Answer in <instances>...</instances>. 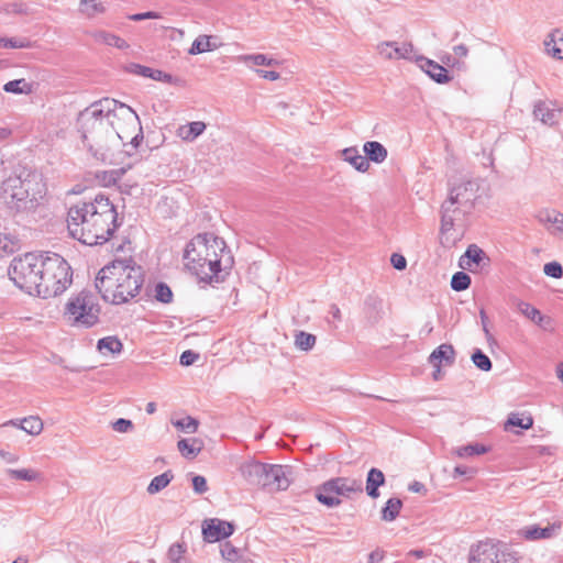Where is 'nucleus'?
<instances>
[{
    "instance_id": "nucleus-47",
    "label": "nucleus",
    "mask_w": 563,
    "mask_h": 563,
    "mask_svg": "<svg viewBox=\"0 0 563 563\" xmlns=\"http://www.w3.org/2000/svg\"><path fill=\"white\" fill-rule=\"evenodd\" d=\"M242 58L245 62H252L256 66L264 65V66L274 67V66H278L279 65V62L277 59L268 58L264 54L244 55V56H242Z\"/></svg>"
},
{
    "instance_id": "nucleus-21",
    "label": "nucleus",
    "mask_w": 563,
    "mask_h": 563,
    "mask_svg": "<svg viewBox=\"0 0 563 563\" xmlns=\"http://www.w3.org/2000/svg\"><path fill=\"white\" fill-rule=\"evenodd\" d=\"M533 115L536 120L551 126L558 122L560 110L551 108L548 102L539 101L534 106Z\"/></svg>"
},
{
    "instance_id": "nucleus-43",
    "label": "nucleus",
    "mask_w": 563,
    "mask_h": 563,
    "mask_svg": "<svg viewBox=\"0 0 563 563\" xmlns=\"http://www.w3.org/2000/svg\"><path fill=\"white\" fill-rule=\"evenodd\" d=\"M96 37L98 41H100L107 45L115 46L121 49L126 48L129 46L128 43L123 38L114 35L112 33L102 31V32H99Z\"/></svg>"
},
{
    "instance_id": "nucleus-27",
    "label": "nucleus",
    "mask_w": 563,
    "mask_h": 563,
    "mask_svg": "<svg viewBox=\"0 0 563 563\" xmlns=\"http://www.w3.org/2000/svg\"><path fill=\"white\" fill-rule=\"evenodd\" d=\"M177 448L184 457L192 460L200 453L202 443L198 439H181L178 441Z\"/></svg>"
},
{
    "instance_id": "nucleus-23",
    "label": "nucleus",
    "mask_w": 563,
    "mask_h": 563,
    "mask_svg": "<svg viewBox=\"0 0 563 563\" xmlns=\"http://www.w3.org/2000/svg\"><path fill=\"white\" fill-rule=\"evenodd\" d=\"M363 151L367 162H374L376 164L383 163L387 157L386 147L377 141H367L363 145Z\"/></svg>"
},
{
    "instance_id": "nucleus-25",
    "label": "nucleus",
    "mask_w": 563,
    "mask_h": 563,
    "mask_svg": "<svg viewBox=\"0 0 563 563\" xmlns=\"http://www.w3.org/2000/svg\"><path fill=\"white\" fill-rule=\"evenodd\" d=\"M562 35L563 34L559 30H554L548 34L544 40L545 52L556 59H563V51L561 48V45L563 44L560 41V36Z\"/></svg>"
},
{
    "instance_id": "nucleus-59",
    "label": "nucleus",
    "mask_w": 563,
    "mask_h": 563,
    "mask_svg": "<svg viewBox=\"0 0 563 563\" xmlns=\"http://www.w3.org/2000/svg\"><path fill=\"white\" fill-rule=\"evenodd\" d=\"M184 552H185V550L181 544H179V543L173 544L168 551V556L170 559V562L181 561V556H183Z\"/></svg>"
},
{
    "instance_id": "nucleus-41",
    "label": "nucleus",
    "mask_w": 563,
    "mask_h": 563,
    "mask_svg": "<svg viewBox=\"0 0 563 563\" xmlns=\"http://www.w3.org/2000/svg\"><path fill=\"white\" fill-rule=\"evenodd\" d=\"M487 451H488V448L483 444L471 443V444L459 448L456 450V454L460 457H468V456L485 454Z\"/></svg>"
},
{
    "instance_id": "nucleus-1",
    "label": "nucleus",
    "mask_w": 563,
    "mask_h": 563,
    "mask_svg": "<svg viewBox=\"0 0 563 563\" xmlns=\"http://www.w3.org/2000/svg\"><path fill=\"white\" fill-rule=\"evenodd\" d=\"M113 118L124 121L125 125L135 126L136 124L132 108L111 98L92 102L80 111L77 118L78 131L85 144L93 156L101 161L108 158V152L112 147L111 139L115 137L111 126Z\"/></svg>"
},
{
    "instance_id": "nucleus-14",
    "label": "nucleus",
    "mask_w": 563,
    "mask_h": 563,
    "mask_svg": "<svg viewBox=\"0 0 563 563\" xmlns=\"http://www.w3.org/2000/svg\"><path fill=\"white\" fill-rule=\"evenodd\" d=\"M416 63L437 84L444 85L453 79L444 66L430 58L417 56Z\"/></svg>"
},
{
    "instance_id": "nucleus-10",
    "label": "nucleus",
    "mask_w": 563,
    "mask_h": 563,
    "mask_svg": "<svg viewBox=\"0 0 563 563\" xmlns=\"http://www.w3.org/2000/svg\"><path fill=\"white\" fill-rule=\"evenodd\" d=\"M91 200L79 201L68 209L67 229L71 238L86 245H98V240L93 238L91 227Z\"/></svg>"
},
{
    "instance_id": "nucleus-12",
    "label": "nucleus",
    "mask_w": 563,
    "mask_h": 563,
    "mask_svg": "<svg viewBox=\"0 0 563 563\" xmlns=\"http://www.w3.org/2000/svg\"><path fill=\"white\" fill-rule=\"evenodd\" d=\"M479 184L477 180H466L450 190V196L463 208V213L470 212L478 198Z\"/></svg>"
},
{
    "instance_id": "nucleus-37",
    "label": "nucleus",
    "mask_w": 563,
    "mask_h": 563,
    "mask_svg": "<svg viewBox=\"0 0 563 563\" xmlns=\"http://www.w3.org/2000/svg\"><path fill=\"white\" fill-rule=\"evenodd\" d=\"M533 426V419L531 416L521 417L519 413H510L505 428L508 430L511 427H519L523 430H528Z\"/></svg>"
},
{
    "instance_id": "nucleus-56",
    "label": "nucleus",
    "mask_w": 563,
    "mask_h": 563,
    "mask_svg": "<svg viewBox=\"0 0 563 563\" xmlns=\"http://www.w3.org/2000/svg\"><path fill=\"white\" fill-rule=\"evenodd\" d=\"M8 48H30L32 43L25 37H11L8 38Z\"/></svg>"
},
{
    "instance_id": "nucleus-18",
    "label": "nucleus",
    "mask_w": 563,
    "mask_h": 563,
    "mask_svg": "<svg viewBox=\"0 0 563 563\" xmlns=\"http://www.w3.org/2000/svg\"><path fill=\"white\" fill-rule=\"evenodd\" d=\"M489 257L476 244H471L464 255L460 260V266L467 271H473V267H484L489 265Z\"/></svg>"
},
{
    "instance_id": "nucleus-36",
    "label": "nucleus",
    "mask_w": 563,
    "mask_h": 563,
    "mask_svg": "<svg viewBox=\"0 0 563 563\" xmlns=\"http://www.w3.org/2000/svg\"><path fill=\"white\" fill-rule=\"evenodd\" d=\"M211 36L209 35H199L191 44L188 53L190 55H198L205 52L212 51L217 48L216 44H211Z\"/></svg>"
},
{
    "instance_id": "nucleus-55",
    "label": "nucleus",
    "mask_w": 563,
    "mask_h": 563,
    "mask_svg": "<svg viewBox=\"0 0 563 563\" xmlns=\"http://www.w3.org/2000/svg\"><path fill=\"white\" fill-rule=\"evenodd\" d=\"M396 45V42H383L378 44L377 49L378 53L385 57L386 59H393L394 58V46Z\"/></svg>"
},
{
    "instance_id": "nucleus-50",
    "label": "nucleus",
    "mask_w": 563,
    "mask_h": 563,
    "mask_svg": "<svg viewBox=\"0 0 563 563\" xmlns=\"http://www.w3.org/2000/svg\"><path fill=\"white\" fill-rule=\"evenodd\" d=\"M543 272L547 276L552 278H562L563 267L559 262H549L543 266Z\"/></svg>"
},
{
    "instance_id": "nucleus-6",
    "label": "nucleus",
    "mask_w": 563,
    "mask_h": 563,
    "mask_svg": "<svg viewBox=\"0 0 563 563\" xmlns=\"http://www.w3.org/2000/svg\"><path fill=\"white\" fill-rule=\"evenodd\" d=\"M242 476L251 484L268 492L285 490L290 485L289 466L277 464H265L256 461L244 462L240 466Z\"/></svg>"
},
{
    "instance_id": "nucleus-29",
    "label": "nucleus",
    "mask_w": 563,
    "mask_h": 563,
    "mask_svg": "<svg viewBox=\"0 0 563 563\" xmlns=\"http://www.w3.org/2000/svg\"><path fill=\"white\" fill-rule=\"evenodd\" d=\"M20 240L10 233H0V257L8 256L19 251Z\"/></svg>"
},
{
    "instance_id": "nucleus-16",
    "label": "nucleus",
    "mask_w": 563,
    "mask_h": 563,
    "mask_svg": "<svg viewBox=\"0 0 563 563\" xmlns=\"http://www.w3.org/2000/svg\"><path fill=\"white\" fill-rule=\"evenodd\" d=\"M561 522L549 523L547 527L541 528L537 525L523 527L518 531V534L528 541L551 539L561 530Z\"/></svg>"
},
{
    "instance_id": "nucleus-26",
    "label": "nucleus",
    "mask_w": 563,
    "mask_h": 563,
    "mask_svg": "<svg viewBox=\"0 0 563 563\" xmlns=\"http://www.w3.org/2000/svg\"><path fill=\"white\" fill-rule=\"evenodd\" d=\"M329 485H331L330 479L321 484L316 490V498L327 507H338L341 504V499L336 497L334 492L328 490L327 487Z\"/></svg>"
},
{
    "instance_id": "nucleus-48",
    "label": "nucleus",
    "mask_w": 563,
    "mask_h": 563,
    "mask_svg": "<svg viewBox=\"0 0 563 563\" xmlns=\"http://www.w3.org/2000/svg\"><path fill=\"white\" fill-rule=\"evenodd\" d=\"M463 212V208L449 195L448 199L441 206L442 216L455 217Z\"/></svg>"
},
{
    "instance_id": "nucleus-38",
    "label": "nucleus",
    "mask_w": 563,
    "mask_h": 563,
    "mask_svg": "<svg viewBox=\"0 0 563 563\" xmlns=\"http://www.w3.org/2000/svg\"><path fill=\"white\" fill-rule=\"evenodd\" d=\"M317 338L311 333L299 331L295 335V345L301 351H309L316 344Z\"/></svg>"
},
{
    "instance_id": "nucleus-45",
    "label": "nucleus",
    "mask_w": 563,
    "mask_h": 563,
    "mask_svg": "<svg viewBox=\"0 0 563 563\" xmlns=\"http://www.w3.org/2000/svg\"><path fill=\"white\" fill-rule=\"evenodd\" d=\"M413 45L412 43H402L401 46H397V44L394 46V58L397 59H408V60H415L418 55H413Z\"/></svg>"
},
{
    "instance_id": "nucleus-24",
    "label": "nucleus",
    "mask_w": 563,
    "mask_h": 563,
    "mask_svg": "<svg viewBox=\"0 0 563 563\" xmlns=\"http://www.w3.org/2000/svg\"><path fill=\"white\" fill-rule=\"evenodd\" d=\"M345 162H349L356 170L365 173L369 168V163L365 155H361L356 147H347L342 151Z\"/></svg>"
},
{
    "instance_id": "nucleus-15",
    "label": "nucleus",
    "mask_w": 563,
    "mask_h": 563,
    "mask_svg": "<svg viewBox=\"0 0 563 563\" xmlns=\"http://www.w3.org/2000/svg\"><path fill=\"white\" fill-rule=\"evenodd\" d=\"M331 485L327 488L330 492H334L336 497H351L352 494H362L363 484L358 479L350 477H334L330 479Z\"/></svg>"
},
{
    "instance_id": "nucleus-3",
    "label": "nucleus",
    "mask_w": 563,
    "mask_h": 563,
    "mask_svg": "<svg viewBox=\"0 0 563 563\" xmlns=\"http://www.w3.org/2000/svg\"><path fill=\"white\" fill-rule=\"evenodd\" d=\"M143 283L141 266L117 261L100 269L95 286L104 301L121 305L137 296Z\"/></svg>"
},
{
    "instance_id": "nucleus-28",
    "label": "nucleus",
    "mask_w": 563,
    "mask_h": 563,
    "mask_svg": "<svg viewBox=\"0 0 563 563\" xmlns=\"http://www.w3.org/2000/svg\"><path fill=\"white\" fill-rule=\"evenodd\" d=\"M206 130V124L202 121H194L178 129V135L184 141H194L201 135Z\"/></svg>"
},
{
    "instance_id": "nucleus-39",
    "label": "nucleus",
    "mask_w": 563,
    "mask_h": 563,
    "mask_svg": "<svg viewBox=\"0 0 563 563\" xmlns=\"http://www.w3.org/2000/svg\"><path fill=\"white\" fill-rule=\"evenodd\" d=\"M471 360L481 371L489 372L493 367L490 358L481 349H476L472 353Z\"/></svg>"
},
{
    "instance_id": "nucleus-30",
    "label": "nucleus",
    "mask_w": 563,
    "mask_h": 563,
    "mask_svg": "<svg viewBox=\"0 0 563 563\" xmlns=\"http://www.w3.org/2000/svg\"><path fill=\"white\" fill-rule=\"evenodd\" d=\"M9 423L18 426V422L11 420ZM19 427L31 435H37L43 430V421L35 416H30L19 421Z\"/></svg>"
},
{
    "instance_id": "nucleus-34",
    "label": "nucleus",
    "mask_w": 563,
    "mask_h": 563,
    "mask_svg": "<svg viewBox=\"0 0 563 563\" xmlns=\"http://www.w3.org/2000/svg\"><path fill=\"white\" fill-rule=\"evenodd\" d=\"M174 478L172 471L155 476L147 486V493L151 495L157 494L163 490Z\"/></svg>"
},
{
    "instance_id": "nucleus-52",
    "label": "nucleus",
    "mask_w": 563,
    "mask_h": 563,
    "mask_svg": "<svg viewBox=\"0 0 563 563\" xmlns=\"http://www.w3.org/2000/svg\"><path fill=\"white\" fill-rule=\"evenodd\" d=\"M125 69H126V71L137 75V76H142V77H146V78L151 77L152 68L147 67V66H143V65H140L136 63H131L125 67Z\"/></svg>"
},
{
    "instance_id": "nucleus-11",
    "label": "nucleus",
    "mask_w": 563,
    "mask_h": 563,
    "mask_svg": "<svg viewBox=\"0 0 563 563\" xmlns=\"http://www.w3.org/2000/svg\"><path fill=\"white\" fill-rule=\"evenodd\" d=\"M132 114L135 117L136 124L125 125L124 121H118V118H113L111 126L115 132V137L111 139V146H118L120 143H124L126 140H131L133 147H137L143 140V132L139 115L132 109Z\"/></svg>"
},
{
    "instance_id": "nucleus-40",
    "label": "nucleus",
    "mask_w": 563,
    "mask_h": 563,
    "mask_svg": "<svg viewBox=\"0 0 563 563\" xmlns=\"http://www.w3.org/2000/svg\"><path fill=\"white\" fill-rule=\"evenodd\" d=\"M154 298L162 303H170L173 301V291L166 283L159 282L155 285Z\"/></svg>"
},
{
    "instance_id": "nucleus-44",
    "label": "nucleus",
    "mask_w": 563,
    "mask_h": 563,
    "mask_svg": "<svg viewBox=\"0 0 563 563\" xmlns=\"http://www.w3.org/2000/svg\"><path fill=\"white\" fill-rule=\"evenodd\" d=\"M471 285V277L464 272H456L451 278V288L455 291L466 290Z\"/></svg>"
},
{
    "instance_id": "nucleus-63",
    "label": "nucleus",
    "mask_w": 563,
    "mask_h": 563,
    "mask_svg": "<svg viewBox=\"0 0 563 563\" xmlns=\"http://www.w3.org/2000/svg\"><path fill=\"white\" fill-rule=\"evenodd\" d=\"M455 217L441 216V232L446 233L454 227Z\"/></svg>"
},
{
    "instance_id": "nucleus-2",
    "label": "nucleus",
    "mask_w": 563,
    "mask_h": 563,
    "mask_svg": "<svg viewBox=\"0 0 563 563\" xmlns=\"http://www.w3.org/2000/svg\"><path fill=\"white\" fill-rule=\"evenodd\" d=\"M184 260L187 268L201 282L223 280L222 272L230 269L233 257L222 238L199 233L186 245Z\"/></svg>"
},
{
    "instance_id": "nucleus-19",
    "label": "nucleus",
    "mask_w": 563,
    "mask_h": 563,
    "mask_svg": "<svg viewBox=\"0 0 563 563\" xmlns=\"http://www.w3.org/2000/svg\"><path fill=\"white\" fill-rule=\"evenodd\" d=\"M540 223L553 233H563V213L554 209H543L537 216Z\"/></svg>"
},
{
    "instance_id": "nucleus-62",
    "label": "nucleus",
    "mask_w": 563,
    "mask_h": 563,
    "mask_svg": "<svg viewBox=\"0 0 563 563\" xmlns=\"http://www.w3.org/2000/svg\"><path fill=\"white\" fill-rule=\"evenodd\" d=\"M365 305L378 313L382 309L383 300L375 296H368L365 300Z\"/></svg>"
},
{
    "instance_id": "nucleus-20",
    "label": "nucleus",
    "mask_w": 563,
    "mask_h": 563,
    "mask_svg": "<svg viewBox=\"0 0 563 563\" xmlns=\"http://www.w3.org/2000/svg\"><path fill=\"white\" fill-rule=\"evenodd\" d=\"M455 356L456 352L453 345L443 343L432 351L429 356V363L452 366L455 362Z\"/></svg>"
},
{
    "instance_id": "nucleus-9",
    "label": "nucleus",
    "mask_w": 563,
    "mask_h": 563,
    "mask_svg": "<svg viewBox=\"0 0 563 563\" xmlns=\"http://www.w3.org/2000/svg\"><path fill=\"white\" fill-rule=\"evenodd\" d=\"M91 227L93 238L98 240V245L109 241L120 223H118V212L114 205L104 194H98L91 200Z\"/></svg>"
},
{
    "instance_id": "nucleus-46",
    "label": "nucleus",
    "mask_w": 563,
    "mask_h": 563,
    "mask_svg": "<svg viewBox=\"0 0 563 563\" xmlns=\"http://www.w3.org/2000/svg\"><path fill=\"white\" fill-rule=\"evenodd\" d=\"M220 552L222 558L231 563L238 562L241 558L240 549L231 544V542H224L220 545Z\"/></svg>"
},
{
    "instance_id": "nucleus-33",
    "label": "nucleus",
    "mask_w": 563,
    "mask_h": 563,
    "mask_svg": "<svg viewBox=\"0 0 563 563\" xmlns=\"http://www.w3.org/2000/svg\"><path fill=\"white\" fill-rule=\"evenodd\" d=\"M402 507V501L399 498H389L385 507L382 509V519L384 521H394Z\"/></svg>"
},
{
    "instance_id": "nucleus-49",
    "label": "nucleus",
    "mask_w": 563,
    "mask_h": 563,
    "mask_svg": "<svg viewBox=\"0 0 563 563\" xmlns=\"http://www.w3.org/2000/svg\"><path fill=\"white\" fill-rule=\"evenodd\" d=\"M174 424L184 431L194 433L197 431L199 422L192 417H185L183 419L177 420Z\"/></svg>"
},
{
    "instance_id": "nucleus-31",
    "label": "nucleus",
    "mask_w": 563,
    "mask_h": 563,
    "mask_svg": "<svg viewBox=\"0 0 563 563\" xmlns=\"http://www.w3.org/2000/svg\"><path fill=\"white\" fill-rule=\"evenodd\" d=\"M97 349L103 354H115L122 351L123 344L117 336H106L98 341Z\"/></svg>"
},
{
    "instance_id": "nucleus-51",
    "label": "nucleus",
    "mask_w": 563,
    "mask_h": 563,
    "mask_svg": "<svg viewBox=\"0 0 563 563\" xmlns=\"http://www.w3.org/2000/svg\"><path fill=\"white\" fill-rule=\"evenodd\" d=\"M80 4L81 5H88L90 4L89 7H87V9L85 10V12L89 15V16H93L96 14H99V13H103L106 8L104 5L101 3V2H97V0H80Z\"/></svg>"
},
{
    "instance_id": "nucleus-32",
    "label": "nucleus",
    "mask_w": 563,
    "mask_h": 563,
    "mask_svg": "<svg viewBox=\"0 0 563 563\" xmlns=\"http://www.w3.org/2000/svg\"><path fill=\"white\" fill-rule=\"evenodd\" d=\"M517 309L520 313H522L526 318H528L536 324H538V325L542 324L544 317L542 316V313L540 312L539 309L534 308L530 303L522 301V300H518Z\"/></svg>"
},
{
    "instance_id": "nucleus-57",
    "label": "nucleus",
    "mask_w": 563,
    "mask_h": 563,
    "mask_svg": "<svg viewBox=\"0 0 563 563\" xmlns=\"http://www.w3.org/2000/svg\"><path fill=\"white\" fill-rule=\"evenodd\" d=\"M200 355L191 350L184 351L180 355L179 363L183 366H190L192 365Z\"/></svg>"
},
{
    "instance_id": "nucleus-7",
    "label": "nucleus",
    "mask_w": 563,
    "mask_h": 563,
    "mask_svg": "<svg viewBox=\"0 0 563 563\" xmlns=\"http://www.w3.org/2000/svg\"><path fill=\"white\" fill-rule=\"evenodd\" d=\"M100 311L96 295L84 289L68 299L64 316L73 327L89 329L99 322Z\"/></svg>"
},
{
    "instance_id": "nucleus-42",
    "label": "nucleus",
    "mask_w": 563,
    "mask_h": 563,
    "mask_svg": "<svg viewBox=\"0 0 563 563\" xmlns=\"http://www.w3.org/2000/svg\"><path fill=\"white\" fill-rule=\"evenodd\" d=\"M7 474L12 479L18 481H26V482H33L38 478V473L30 470V468H22V470H7Z\"/></svg>"
},
{
    "instance_id": "nucleus-5",
    "label": "nucleus",
    "mask_w": 563,
    "mask_h": 563,
    "mask_svg": "<svg viewBox=\"0 0 563 563\" xmlns=\"http://www.w3.org/2000/svg\"><path fill=\"white\" fill-rule=\"evenodd\" d=\"M36 296L52 298L64 292L71 284V267L57 253H43Z\"/></svg>"
},
{
    "instance_id": "nucleus-35",
    "label": "nucleus",
    "mask_w": 563,
    "mask_h": 563,
    "mask_svg": "<svg viewBox=\"0 0 563 563\" xmlns=\"http://www.w3.org/2000/svg\"><path fill=\"white\" fill-rule=\"evenodd\" d=\"M3 90L5 92H10V93H16V95H21V93H24V95H30L33 92V85L27 82L25 79L21 78V79H14V80H11V81H8L7 84H4L3 86Z\"/></svg>"
},
{
    "instance_id": "nucleus-64",
    "label": "nucleus",
    "mask_w": 563,
    "mask_h": 563,
    "mask_svg": "<svg viewBox=\"0 0 563 563\" xmlns=\"http://www.w3.org/2000/svg\"><path fill=\"white\" fill-rule=\"evenodd\" d=\"M384 551L380 549H376L368 555V563H379L384 559Z\"/></svg>"
},
{
    "instance_id": "nucleus-22",
    "label": "nucleus",
    "mask_w": 563,
    "mask_h": 563,
    "mask_svg": "<svg viewBox=\"0 0 563 563\" xmlns=\"http://www.w3.org/2000/svg\"><path fill=\"white\" fill-rule=\"evenodd\" d=\"M385 484V475L384 473L376 468L372 467L366 477V493L367 495L376 499L379 497L378 488Z\"/></svg>"
},
{
    "instance_id": "nucleus-60",
    "label": "nucleus",
    "mask_w": 563,
    "mask_h": 563,
    "mask_svg": "<svg viewBox=\"0 0 563 563\" xmlns=\"http://www.w3.org/2000/svg\"><path fill=\"white\" fill-rule=\"evenodd\" d=\"M390 263H391L393 267L397 271H404L407 266L406 258L401 254H398V253H394L391 255Z\"/></svg>"
},
{
    "instance_id": "nucleus-61",
    "label": "nucleus",
    "mask_w": 563,
    "mask_h": 563,
    "mask_svg": "<svg viewBox=\"0 0 563 563\" xmlns=\"http://www.w3.org/2000/svg\"><path fill=\"white\" fill-rule=\"evenodd\" d=\"M158 18H161L159 13L154 12V11L135 13V14H132L129 16V19L132 21H142V20H146V19H158Z\"/></svg>"
},
{
    "instance_id": "nucleus-54",
    "label": "nucleus",
    "mask_w": 563,
    "mask_h": 563,
    "mask_svg": "<svg viewBox=\"0 0 563 563\" xmlns=\"http://www.w3.org/2000/svg\"><path fill=\"white\" fill-rule=\"evenodd\" d=\"M191 482L196 494L202 495L208 490L207 479L202 475H194Z\"/></svg>"
},
{
    "instance_id": "nucleus-58",
    "label": "nucleus",
    "mask_w": 563,
    "mask_h": 563,
    "mask_svg": "<svg viewBox=\"0 0 563 563\" xmlns=\"http://www.w3.org/2000/svg\"><path fill=\"white\" fill-rule=\"evenodd\" d=\"M150 78L153 80H156V81H163V82H168V84L174 82V77L170 74L164 73L163 70H159V69L152 68Z\"/></svg>"
},
{
    "instance_id": "nucleus-4",
    "label": "nucleus",
    "mask_w": 563,
    "mask_h": 563,
    "mask_svg": "<svg viewBox=\"0 0 563 563\" xmlns=\"http://www.w3.org/2000/svg\"><path fill=\"white\" fill-rule=\"evenodd\" d=\"M45 194V185L40 174L29 172L25 177L11 176L2 184V195L11 209L19 211L32 210L37 200Z\"/></svg>"
},
{
    "instance_id": "nucleus-8",
    "label": "nucleus",
    "mask_w": 563,
    "mask_h": 563,
    "mask_svg": "<svg viewBox=\"0 0 563 563\" xmlns=\"http://www.w3.org/2000/svg\"><path fill=\"white\" fill-rule=\"evenodd\" d=\"M43 253H26L14 257L8 268L9 278L16 287L30 295H36L41 277Z\"/></svg>"
},
{
    "instance_id": "nucleus-53",
    "label": "nucleus",
    "mask_w": 563,
    "mask_h": 563,
    "mask_svg": "<svg viewBox=\"0 0 563 563\" xmlns=\"http://www.w3.org/2000/svg\"><path fill=\"white\" fill-rule=\"evenodd\" d=\"M112 428L114 431L120 433H126L133 430V422L129 419L119 418L112 423Z\"/></svg>"
},
{
    "instance_id": "nucleus-17",
    "label": "nucleus",
    "mask_w": 563,
    "mask_h": 563,
    "mask_svg": "<svg viewBox=\"0 0 563 563\" xmlns=\"http://www.w3.org/2000/svg\"><path fill=\"white\" fill-rule=\"evenodd\" d=\"M470 563H498V544L479 542L471 550Z\"/></svg>"
},
{
    "instance_id": "nucleus-13",
    "label": "nucleus",
    "mask_w": 563,
    "mask_h": 563,
    "mask_svg": "<svg viewBox=\"0 0 563 563\" xmlns=\"http://www.w3.org/2000/svg\"><path fill=\"white\" fill-rule=\"evenodd\" d=\"M235 527L232 522L219 518L206 519L202 522L203 540L210 543L221 541L233 534Z\"/></svg>"
}]
</instances>
